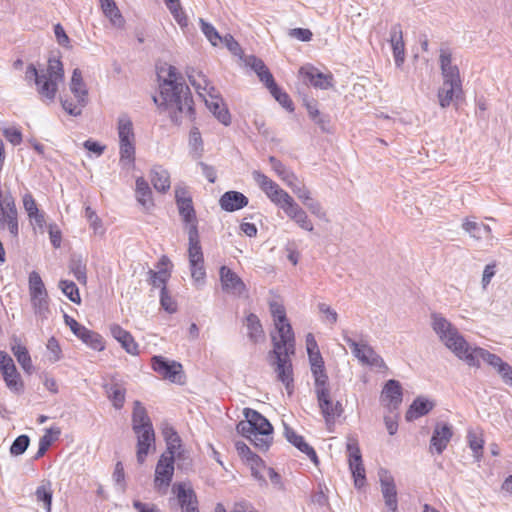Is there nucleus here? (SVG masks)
I'll return each instance as SVG.
<instances>
[{
  "instance_id": "0eeeda50",
  "label": "nucleus",
  "mask_w": 512,
  "mask_h": 512,
  "mask_svg": "<svg viewBox=\"0 0 512 512\" xmlns=\"http://www.w3.org/2000/svg\"><path fill=\"white\" fill-rule=\"evenodd\" d=\"M343 340L350 347L353 356L362 364L380 370H386L387 365L383 358L370 346L367 341H356L348 335H343Z\"/></svg>"
},
{
  "instance_id": "6e6d98bb",
  "label": "nucleus",
  "mask_w": 512,
  "mask_h": 512,
  "mask_svg": "<svg viewBox=\"0 0 512 512\" xmlns=\"http://www.w3.org/2000/svg\"><path fill=\"white\" fill-rule=\"evenodd\" d=\"M189 146L193 158L199 159L203 154V141L198 128L191 129L189 134Z\"/></svg>"
},
{
  "instance_id": "69168bd1",
  "label": "nucleus",
  "mask_w": 512,
  "mask_h": 512,
  "mask_svg": "<svg viewBox=\"0 0 512 512\" xmlns=\"http://www.w3.org/2000/svg\"><path fill=\"white\" fill-rule=\"evenodd\" d=\"M30 444V439L27 435L18 436L12 443L10 447V453L13 456L22 455L28 448Z\"/></svg>"
},
{
  "instance_id": "ea45409f",
  "label": "nucleus",
  "mask_w": 512,
  "mask_h": 512,
  "mask_svg": "<svg viewBox=\"0 0 512 512\" xmlns=\"http://www.w3.org/2000/svg\"><path fill=\"white\" fill-rule=\"evenodd\" d=\"M245 326L247 329V337L253 343H258L264 339V331L262 324L257 315L250 313L245 319Z\"/></svg>"
},
{
  "instance_id": "aec40b11",
  "label": "nucleus",
  "mask_w": 512,
  "mask_h": 512,
  "mask_svg": "<svg viewBox=\"0 0 512 512\" xmlns=\"http://www.w3.org/2000/svg\"><path fill=\"white\" fill-rule=\"evenodd\" d=\"M137 436V462L143 464L149 453L150 448L155 446V433L153 426H146V428L133 430Z\"/></svg>"
},
{
  "instance_id": "5701e85b",
  "label": "nucleus",
  "mask_w": 512,
  "mask_h": 512,
  "mask_svg": "<svg viewBox=\"0 0 512 512\" xmlns=\"http://www.w3.org/2000/svg\"><path fill=\"white\" fill-rule=\"evenodd\" d=\"M173 491L177 495L182 512H199L198 500L191 487H186L185 483H176Z\"/></svg>"
},
{
  "instance_id": "6e6552de",
  "label": "nucleus",
  "mask_w": 512,
  "mask_h": 512,
  "mask_svg": "<svg viewBox=\"0 0 512 512\" xmlns=\"http://www.w3.org/2000/svg\"><path fill=\"white\" fill-rule=\"evenodd\" d=\"M0 233H7L11 239L19 236L18 210L12 195L2 197L0 206Z\"/></svg>"
},
{
  "instance_id": "2f4dec72",
  "label": "nucleus",
  "mask_w": 512,
  "mask_h": 512,
  "mask_svg": "<svg viewBox=\"0 0 512 512\" xmlns=\"http://www.w3.org/2000/svg\"><path fill=\"white\" fill-rule=\"evenodd\" d=\"M117 131L119 137V144L135 143L133 123L128 114L123 113L119 115L117 121Z\"/></svg>"
},
{
  "instance_id": "7ed1b4c3",
  "label": "nucleus",
  "mask_w": 512,
  "mask_h": 512,
  "mask_svg": "<svg viewBox=\"0 0 512 512\" xmlns=\"http://www.w3.org/2000/svg\"><path fill=\"white\" fill-rule=\"evenodd\" d=\"M430 324L441 343L449 349L458 359L464 361L468 366L479 368L481 363L477 362V352L481 347L471 346L458 331V329L441 313H432Z\"/></svg>"
},
{
  "instance_id": "9d476101",
  "label": "nucleus",
  "mask_w": 512,
  "mask_h": 512,
  "mask_svg": "<svg viewBox=\"0 0 512 512\" xmlns=\"http://www.w3.org/2000/svg\"><path fill=\"white\" fill-rule=\"evenodd\" d=\"M175 457L163 453L155 468L154 486L161 493L165 494L170 486L174 474Z\"/></svg>"
},
{
  "instance_id": "f3484780",
  "label": "nucleus",
  "mask_w": 512,
  "mask_h": 512,
  "mask_svg": "<svg viewBox=\"0 0 512 512\" xmlns=\"http://www.w3.org/2000/svg\"><path fill=\"white\" fill-rule=\"evenodd\" d=\"M381 492L383 495V499L386 507L391 512L398 511V498H397V489L394 482V478L391 473L384 468H381L378 472Z\"/></svg>"
},
{
  "instance_id": "4d7b16f0",
  "label": "nucleus",
  "mask_w": 512,
  "mask_h": 512,
  "mask_svg": "<svg viewBox=\"0 0 512 512\" xmlns=\"http://www.w3.org/2000/svg\"><path fill=\"white\" fill-rule=\"evenodd\" d=\"M78 338L94 350L101 351L104 349V343L101 335L87 328L83 332V335Z\"/></svg>"
},
{
  "instance_id": "b1692460",
  "label": "nucleus",
  "mask_w": 512,
  "mask_h": 512,
  "mask_svg": "<svg viewBox=\"0 0 512 512\" xmlns=\"http://www.w3.org/2000/svg\"><path fill=\"white\" fill-rule=\"evenodd\" d=\"M452 436L453 430L450 424L437 423L430 440V450H435L437 454H441L446 449Z\"/></svg>"
},
{
  "instance_id": "4468645a",
  "label": "nucleus",
  "mask_w": 512,
  "mask_h": 512,
  "mask_svg": "<svg viewBox=\"0 0 512 512\" xmlns=\"http://www.w3.org/2000/svg\"><path fill=\"white\" fill-rule=\"evenodd\" d=\"M175 201L179 215L189 227L197 226L196 213L189 191L182 186L175 187Z\"/></svg>"
},
{
  "instance_id": "72a5a7b5",
  "label": "nucleus",
  "mask_w": 512,
  "mask_h": 512,
  "mask_svg": "<svg viewBox=\"0 0 512 512\" xmlns=\"http://www.w3.org/2000/svg\"><path fill=\"white\" fill-rule=\"evenodd\" d=\"M169 263V259L167 257H162L158 271L149 270L148 274L150 276L149 282L155 288H160L161 291L166 290V283L169 280L171 273L166 268L160 267L165 266Z\"/></svg>"
},
{
  "instance_id": "e433bc0d",
  "label": "nucleus",
  "mask_w": 512,
  "mask_h": 512,
  "mask_svg": "<svg viewBox=\"0 0 512 512\" xmlns=\"http://www.w3.org/2000/svg\"><path fill=\"white\" fill-rule=\"evenodd\" d=\"M30 303L33 310V313L38 321L43 323L47 320L51 314L49 296H31Z\"/></svg>"
},
{
  "instance_id": "4c0bfd02",
  "label": "nucleus",
  "mask_w": 512,
  "mask_h": 512,
  "mask_svg": "<svg viewBox=\"0 0 512 512\" xmlns=\"http://www.w3.org/2000/svg\"><path fill=\"white\" fill-rule=\"evenodd\" d=\"M243 414L245 418L248 419L252 424L254 432H273V427L270 422L258 411L251 408H245Z\"/></svg>"
},
{
  "instance_id": "338daca9",
  "label": "nucleus",
  "mask_w": 512,
  "mask_h": 512,
  "mask_svg": "<svg viewBox=\"0 0 512 512\" xmlns=\"http://www.w3.org/2000/svg\"><path fill=\"white\" fill-rule=\"evenodd\" d=\"M318 310L323 315V322L334 325L338 321L337 312L326 303H319Z\"/></svg>"
},
{
  "instance_id": "79ce46f5",
  "label": "nucleus",
  "mask_w": 512,
  "mask_h": 512,
  "mask_svg": "<svg viewBox=\"0 0 512 512\" xmlns=\"http://www.w3.org/2000/svg\"><path fill=\"white\" fill-rule=\"evenodd\" d=\"M153 426L150 417L146 411V408L138 400L134 402L132 412V429L146 428V426Z\"/></svg>"
},
{
  "instance_id": "c9c22d12",
  "label": "nucleus",
  "mask_w": 512,
  "mask_h": 512,
  "mask_svg": "<svg viewBox=\"0 0 512 512\" xmlns=\"http://www.w3.org/2000/svg\"><path fill=\"white\" fill-rule=\"evenodd\" d=\"M153 187L161 193H165L170 189V174L160 165L154 166L150 173Z\"/></svg>"
},
{
  "instance_id": "f704fd0d",
  "label": "nucleus",
  "mask_w": 512,
  "mask_h": 512,
  "mask_svg": "<svg viewBox=\"0 0 512 512\" xmlns=\"http://www.w3.org/2000/svg\"><path fill=\"white\" fill-rule=\"evenodd\" d=\"M103 388L113 407L117 410L123 408L126 396V389L123 385L118 382H111L105 384Z\"/></svg>"
},
{
  "instance_id": "a19ab883",
  "label": "nucleus",
  "mask_w": 512,
  "mask_h": 512,
  "mask_svg": "<svg viewBox=\"0 0 512 512\" xmlns=\"http://www.w3.org/2000/svg\"><path fill=\"white\" fill-rule=\"evenodd\" d=\"M432 408H433L432 402H430L424 398L418 397L413 401V403L409 407L408 411L406 412V415H405L406 420L412 421V420L417 419L423 415H426L427 413H429L430 410H432Z\"/></svg>"
},
{
  "instance_id": "393cba45",
  "label": "nucleus",
  "mask_w": 512,
  "mask_h": 512,
  "mask_svg": "<svg viewBox=\"0 0 512 512\" xmlns=\"http://www.w3.org/2000/svg\"><path fill=\"white\" fill-rule=\"evenodd\" d=\"M389 42L392 47L395 65L401 67L405 61V43L400 23H395L391 26Z\"/></svg>"
},
{
  "instance_id": "774afa93",
  "label": "nucleus",
  "mask_w": 512,
  "mask_h": 512,
  "mask_svg": "<svg viewBox=\"0 0 512 512\" xmlns=\"http://www.w3.org/2000/svg\"><path fill=\"white\" fill-rule=\"evenodd\" d=\"M3 135L14 146L21 144L22 133L16 127H6L3 129Z\"/></svg>"
},
{
  "instance_id": "8fccbe9b",
  "label": "nucleus",
  "mask_w": 512,
  "mask_h": 512,
  "mask_svg": "<svg viewBox=\"0 0 512 512\" xmlns=\"http://www.w3.org/2000/svg\"><path fill=\"white\" fill-rule=\"evenodd\" d=\"M311 372L314 378L316 396H320L324 399L325 393L329 392L328 376L325 371V368L314 370Z\"/></svg>"
},
{
  "instance_id": "58836bf2",
  "label": "nucleus",
  "mask_w": 512,
  "mask_h": 512,
  "mask_svg": "<svg viewBox=\"0 0 512 512\" xmlns=\"http://www.w3.org/2000/svg\"><path fill=\"white\" fill-rule=\"evenodd\" d=\"M246 64L254 70L260 81L263 82L266 87H269L275 82L272 74L261 59L255 56H249L246 59Z\"/></svg>"
},
{
  "instance_id": "bb28decb",
  "label": "nucleus",
  "mask_w": 512,
  "mask_h": 512,
  "mask_svg": "<svg viewBox=\"0 0 512 512\" xmlns=\"http://www.w3.org/2000/svg\"><path fill=\"white\" fill-rule=\"evenodd\" d=\"M284 435L289 443L295 446L302 453L306 454L314 464H318V457L315 450L305 442L301 435H298L292 428L287 425H284Z\"/></svg>"
},
{
  "instance_id": "20e7f679",
  "label": "nucleus",
  "mask_w": 512,
  "mask_h": 512,
  "mask_svg": "<svg viewBox=\"0 0 512 512\" xmlns=\"http://www.w3.org/2000/svg\"><path fill=\"white\" fill-rule=\"evenodd\" d=\"M25 80L28 84L32 82L44 102H54L58 86L64 80L63 64L59 58H49L45 69L38 70L33 64L27 66Z\"/></svg>"
},
{
  "instance_id": "bf43d9fd",
  "label": "nucleus",
  "mask_w": 512,
  "mask_h": 512,
  "mask_svg": "<svg viewBox=\"0 0 512 512\" xmlns=\"http://www.w3.org/2000/svg\"><path fill=\"white\" fill-rule=\"evenodd\" d=\"M468 443L469 447L474 453V457L479 460L482 456V450L484 445V440L482 439L481 435L477 433L476 431H469L468 435Z\"/></svg>"
},
{
  "instance_id": "39448f33",
  "label": "nucleus",
  "mask_w": 512,
  "mask_h": 512,
  "mask_svg": "<svg viewBox=\"0 0 512 512\" xmlns=\"http://www.w3.org/2000/svg\"><path fill=\"white\" fill-rule=\"evenodd\" d=\"M188 78L197 94L204 100L207 108L222 124L229 125L231 122L229 111L225 107L218 90L210 85L206 75L200 71L192 70L188 73Z\"/></svg>"
},
{
  "instance_id": "052dcab7",
  "label": "nucleus",
  "mask_w": 512,
  "mask_h": 512,
  "mask_svg": "<svg viewBox=\"0 0 512 512\" xmlns=\"http://www.w3.org/2000/svg\"><path fill=\"white\" fill-rule=\"evenodd\" d=\"M272 96L287 110L293 111V104L286 92H283L274 82L272 85L267 87Z\"/></svg>"
},
{
  "instance_id": "f03ea898",
  "label": "nucleus",
  "mask_w": 512,
  "mask_h": 512,
  "mask_svg": "<svg viewBox=\"0 0 512 512\" xmlns=\"http://www.w3.org/2000/svg\"><path fill=\"white\" fill-rule=\"evenodd\" d=\"M276 335H272L273 350L270 356L274 357V371L277 379L281 381L289 394L292 393L293 368L289 358L295 352V336L289 321L274 324Z\"/></svg>"
},
{
  "instance_id": "9b49d317",
  "label": "nucleus",
  "mask_w": 512,
  "mask_h": 512,
  "mask_svg": "<svg viewBox=\"0 0 512 512\" xmlns=\"http://www.w3.org/2000/svg\"><path fill=\"white\" fill-rule=\"evenodd\" d=\"M286 216L291 219L299 228L312 232L314 225L309 218L307 212L293 199L291 195H288L283 202L278 206Z\"/></svg>"
},
{
  "instance_id": "412c9836",
  "label": "nucleus",
  "mask_w": 512,
  "mask_h": 512,
  "mask_svg": "<svg viewBox=\"0 0 512 512\" xmlns=\"http://www.w3.org/2000/svg\"><path fill=\"white\" fill-rule=\"evenodd\" d=\"M402 387L397 380H388L381 393V401L390 412L397 410L402 403Z\"/></svg>"
},
{
  "instance_id": "c85d7f7f",
  "label": "nucleus",
  "mask_w": 512,
  "mask_h": 512,
  "mask_svg": "<svg viewBox=\"0 0 512 512\" xmlns=\"http://www.w3.org/2000/svg\"><path fill=\"white\" fill-rule=\"evenodd\" d=\"M462 94V83H448L443 82L442 86L438 90L439 105L442 108H446L451 103L457 100Z\"/></svg>"
},
{
  "instance_id": "cd10ccee",
  "label": "nucleus",
  "mask_w": 512,
  "mask_h": 512,
  "mask_svg": "<svg viewBox=\"0 0 512 512\" xmlns=\"http://www.w3.org/2000/svg\"><path fill=\"white\" fill-rule=\"evenodd\" d=\"M462 229L473 239L489 241L493 238L490 226L476 222L474 219L466 218L462 223Z\"/></svg>"
},
{
  "instance_id": "f257e3e1",
  "label": "nucleus",
  "mask_w": 512,
  "mask_h": 512,
  "mask_svg": "<svg viewBox=\"0 0 512 512\" xmlns=\"http://www.w3.org/2000/svg\"><path fill=\"white\" fill-rule=\"evenodd\" d=\"M160 81V98L153 97L159 108L168 110L171 120L179 124L184 117L192 119L194 114L193 99L189 87L182 81L176 67L164 64L158 68Z\"/></svg>"
},
{
  "instance_id": "864d4df0",
  "label": "nucleus",
  "mask_w": 512,
  "mask_h": 512,
  "mask_svg": "<svg viewBox=\"0 0 512 512\" xmlns=\"http://www.w3.org/2000/svg\"><path fill=\"white\" fill-rule=\"evenodd\" d=\"M12 352H13L14 356L16 357L18 363L23 368V370H25L27 373H30L33 366H32L31 357H30L29 352L26 349V347L22 346L21 344L13 345Z\"/></svg>"
},
{
  "instance_id": "5fc2aeb1",
  "label": "nucleus",
  "mask_w": 512,
  "mask_h": 512,
  "mask_svg": "<svg viewBox=\"0 0 512 512\" xmlns=\"http://www.w3.org/2000/svg\"><path fill=\"white\" fill-rule=\"evenodd\" d=\"M270 162L274 171L277 175L289 186L291 187L297 180L295 174L285 168V166L276 158L270 157Z\"/></svg>"
},
{
  "instance_id": "dca6fc26",
  "label": "nucleus",
  "mask_w": 512,
  "mask_h": 512,
  "mask_svg": "<svg viewBox=\"0 0 512 512\" xmlns=\"http://www.w3.org/2000/svg\"><path fill=\"white\" fill-rule=\"evenodd\" d=\"M0 370L7 387L13 392L23 389V382L17 372L13 359L4 351H0Z\"/></svg>"
},
{
  "instance_id": "de8ad7c7",
  "label": "nucleus",
  "mask_w": 512,
  "mask_h": 512,
  "mask_svg": "<svg viewBox=\"0 0 512 512\" xmlns=\"http://www.w3.org/2000/svg\"><path fill=\"white\" fill-rule=\"evenodd\" d=\"M119 164L122 168L130 169L135 163V143L119 144Z\"/></svg>"
},
{
  "instance_id": "3c124183",
  "label": "nucleus",
  "mask_w": 512,
  "mask_h": 512,
  "mask_svg": "<svg viewBox=\"0 0 512 512\" xmlns=\"http://www.w3.org/2000/svg\"><path fill=\"white\" fill-rule=\"evenodd\" d=\"M36 500L44 504L46 512H51L53 491L50 482H45L35 491Z\"/></svg>"
},
{
  "instance_id": "603ef678",
  "label": "nucleus",
  "mask_w": 512,
  "mask_h": 512,
  "mask_svg": "<svg viewBox=\"0 0 512 512\" xmlns=\"http://www.w3.org/2000/svg\"><path fill=\"white\" fill-rule=\"evenodd\" d=\"M167 8L174 17L175 21L181 26L186 27L188 25V18L182 9L180 0H164Z\"/></svg>"
},
{
  "instance_id": "e2e57ef3",
  "label": "nucleus",
  "mask_w": 512,
  "mask_h": 512,
  "mask_svg": "<svg viewBox=\"0 0 512 512\" xmlns=\"http://www.w3.org/2000/svg\"><path fill=\"white\" fill-rule=\"evenodd\" d=\"M200 27L203 34L213 46H217L220 42H222V37L219 35L218 31L213 25L203 19H200Z\"/></svg>"
},
{
  "instance_id": "ddd939ff",
  "label": "nucleus",
  "mask_w": 512,
  "mask_h": 512,
  "mask_svg": "<svg viewBox=\"0 0 512 512\" xmlns=\"http://www.w3.org/2000/svg\"><path fill=\"white\" fill-rule=\"evenodd\" d=\"M253 180L259 186V188L265 193L269 200L276 206H279L283 200L290 195L288 192L283 190L276 182L270 179L268 176L260 171H253Z\"/></svg>"
},
{
  "instance_id": "1a4fd4ad",
  "label": "nucleus",
  "mask_w": 512,
  "mask_h": 512,
  "mask_svg": "<svg viewBox=\"0 0 512 512\" xmlns=\"http://www.w3.org/2000/svg\"><path fill=\"white\" fill-rule=\"evenodd\" d=\"M347 455L349 468L354 478V484L357 488H361L365 484V468L362 462L360 447L356 438L349 437L347 440Z\"/></svg>"
},
{
  "instance_id": "a211bd4d",
  "label": "nucleus",
  "mask_w": 512,
  "mask_h": 512,
  "mask_svg": "<svg viewBox=\"0 0 512 512\" xmlns=\"http://www.w3.org/2000/svg\"><path fill=\"white\" fill-rule=\"evenodd\" d=\"M299 75L304 83L309 84L318 89H328L333 85V76L331 73H322L318 68L311 64L302 66Z\"/></svg>"
},
{
  "instance_id": "4be33fe9",
  "label": "nucleus",
  "mask_w": 512,
  "mask_h": 512,
  "mask_svg": "<svg viewBox=\"0 0 512 512\" xmlns=\"http://www.w3.org/2000/svg\"><path fill=\"white\" fill-rule=\"evenodd\" d=\"M443 82L461 83L459 69L452 64V52L449 47H441L439 55Z\"/></svg>"
},
{
  "instance_id": "6ab92c4d",
  "label": "nucleus",
  "mask_w": 512,
  "mask_h": 512,
  "mask_svg": "<svg viewBox=\"0 0 512 512\" xmlns=\"http://www.w3.org/2000/svg\"><path fill=\"white\" fill-rule=\"evenodd\" d=\"M151 366L162 378L172 382H180L182 365L179 362L169 361L162 356H153Z\"/></svg>"
},
{
  "instance_id": "c756f323",
  "label": "nucleus",
  "mask_w": 512,
  "mask_h": 512,
  "mask_svg": "<svg viewBox=\"0 0 512 512\" xmlns=\"http://www.w3.org/2000/svg\"><path fill=\"white\" fill-rule=\"evenodd\" d=\"M111 335L116 339L125 351L131 355L138 354V344L135 342L133 336L127 330L123 329L117 324L110 327Z\"/></svg>"
},
{
  "instance_id": "09e8293b",
  "label": "nucleus",
  "mask_w": 512,
  "mask_h": 512,
  "mask_svg": "<svg viewBox=\"0 0 512 512\" xmlns=\"http://www.w3.org/2000/svg\"><path fill=\"white\" fill-rule=\"evenodd\" d=\"M28 291L31 296H46L48 294L44 282L37 271H32L28 277Z\"/></svg>"
},
{
  "instance_id": "a18cd8bd",
  "label": "nucleus",
  "mask_w": 512,
  "mask_h": 512,
  "mask_svg": "<svg viewBox=\"0 0 512 512\" xmlns=\"http://www.w3.org/2000/svg\"><path fill=\"white\" fill-rule=\"evenodd\" d=\"M101 8L106 17H108L115 27H122L124 19L113 0H100Z\"/></svg>"
},
{
  "instance_id": "423d86ee",
  "label": "nucleus",
  "mask_w": 512,
  "mask_h": 512,
  "mask_svg": "<svg viewBox=\"0 0 512 512\" xmlns=\"http://www.w3.org/2000/svg\"><path fill=\"white\" fill-rule=\"evenodd\" d=\"M69 88L76 99V103H73L69 99H61V105L69 115L75 117L80 116L82 109L88 103V88L83 80L82 72L79 68H75L73 70Z\"/></svg>"
},
{
  "instance_id": "37998d69",
  "label": "nucleus",
  "mask_w": 512,
  "mask_h": 512,
  "mask_svg": "<svg viewBox=\"0 0 512 512\" xmlns=\"http://www.w3.org/2000/svg\"><path fill=\"white\" fill-rule=\"evenodd\" d=\"M136 197L145 209H150L153 206L152 191L143 177L136 179Z\"/></svg>"
},
{
  "instance_id": "0e129e2a",
  "label": "nucleus",
  "mask_w": 512,
  "mask_h": 512,
  "mask_svg": "<svg viewBox=\"0 0 512 512\" xmlns=\"http://www.w3.org/2000/svg\"><path fill=\"white\" fill-rule=\"evenodd\" d=\"M272 433L267 432H254L249 439L258 449L266 451L272 441Z\"/></svg>"
},
{
  "instance_id": "49530a36",
  "label": "nucleus",
  "mask_w": 512,
  "mask_h": 512,
  "mask_svg": "<svg viewBox=\"0 0 512 512\" xmlns=\"http://www.w3.org/2000/svg\"><path fill=\"white\" fill-rule=\"evenodd\" d=\"M69 269L79 283L83 285L87 283L86 262L83 260L82 256H72L69 263Z\"/></svg>"
},
{
  "instance_id": "680f3d73",
  "label": "nucleus",
  "mask_w": 512,
  "mask_h": 512,
  "mask_svg": "<svg viewBox=\"0 0 512 512\" xmlns=\"http://www.w3.org/2000/svg\"><path fill=\"white\" fill-rule=\"evenodd\" d=\"M192 280L196 287H202L205 284L206 270L204 262L189 264Z\"/></svg>"
},
{
  "instance_id": "a878e982",
  "label": "nucleus",
  "mask_w": 512,
  "mask_h": 512,
  "mask_svg": "<svg viewBox=\"0 0 512 512\" xmlns=\"http://www.w3.org/2000/svg\"><path fill=\"white\" fill-rule=\"evenodd\" d=\"M248 198L238 191H227L219 199L221 209L227 212L240 210L248 205Z\"/></svg>"
},
{
  "instance_id": "7c9ffc66",
  "label": "nucleus",
  "mask_w": 512,
  "mask_h": 512,
  "mask_svg": "<svg viewBox=\"0 0 512 512\" xmlns=\"http://www.w3.org/2000/svg\"><path fill=\"white\" fill-rule=\"evenodd\" d=\"M318 404L326 423L334 422L342 413V406L339 402H333L330 398V392H326L324 399L317 396Z\"/></svg>"
},
{
  "instance_id": "c03bdc74",
  "label": "nucleus",
  "mask_w": 512,
  "mask_h": 512,
  "mask_svg": "<svg viewBox=\"0 0 512 512\" xmlns=\"http://www.w3.org/2000/svg\"><path fill=\"white\" fill-rule=\"evenodd\" d=\"M163 437L166 441L167 449L164 453H168V455H171L175 457V454L178 452V450L181 448V439L178 436L175 429L166 424L162 429Z\"/></svg>"
},
{
  "instance_id": "473e14b6",
  "label": "nucleus",
  "mask_w": 512,
  "mask_h": 512,
  "mask_svg": "<svg viewBox=\"0 0 512 512\" xmlns=\"http://www.w3.org/2000/svg\"><path fill=\"white\" fill-rule=\"evenodd\" d=\"M189 248L188 258L189 264L204 262L203 252L199 241L197 226L189 227L188 230Z\"/></svg>"
},
{
  "instance_id": "13d9d810",
  "label": "nucleus",
  "mask_w": 512,
  "mask_h": 512,
  "mask_svg": "<svg viewBox=\"0 0 512 512\" xmlns=\"http://www.w3.org/2000/svg\"><path fill=\"white\" fill-rule=\"evenodd\" d=\"M59 288L70 301L76 304L81 302L78 287L73 281L61 280L59 282Z\"/></svg>"
},
{
  "instance_id": "f8f14e48",
  "label": "nucleus",
  "mask_w": 512,
  "mask_h": 512,
  "mask_svg": "<svg viewBox=\"0 0 512 512\" xmlns=\"http://www.w3.org/2000/svg\"><path fill=\"white\" fill-rule=\"evenodd\" d=\"M220 282L223 292L235 297H247L248 289L240 276L227 266L219 270Z\"/></svg>"
},
{
  "instance_id": "2eb2a0df",
  "label": "nucleus",
  "mask_w": 512,
  "mask_h": 512,
  "mask_svg": "<svg viewBox=\"0 0 512 512\" xmlns=\"http://www.w3.org/2000/svg\"><path fill=\"white\" fill-rule=\"evenodd\" d=\"M477 353V362L480 363V360L486 362L489 366L495 369L505 385L512 387V366L509 363L503 361L501 357L484 348L479 350Z\"/></svg>"
}]
</instances>
